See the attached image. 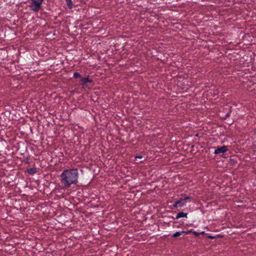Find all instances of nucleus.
Wrapping results in <instances>:
<instances>
[{
	"label": "nucleus",
	"mask_w": 256,
	"mask_h": 256,
	"mask_svg": "<svg viewBox=\"0 0 256 256\" xmlns=\"http://www.w3.org/2000/svg\"><path fill=\"white\" fill-rule=\"evenodd\" d=\"M79 173L77 168L64 170L60 174V182L64 186L70 188L72 184L78 182Z\"/></svg>",
	"instance_id": "nucleus-1"
},
{
	"label": "nucleus",
	"mask_w": 256,
	"mask_h": 256,
	"mask_svg": "<svg viewBox=\"0 0 256 256\" xmlns=\"http://www.w3.org/2000/svg\"><path fill=\"white\" fill-rule=\"evenodd\" d=\"M44 0H30V9L35 12H37L40 9Z\"/></svg>",
	"instance_id": "nucleus-2"
},
{
	"label": "nucleus",
	"mask_w": 256,
	"mask_h": 256,
	"mask_svg": "<svg viewBox=\"0 0 256 256\" xmlns=\"http://www.w3.org/2000/svg\"><path fill=\"white\" fill-rule=\"evenodd\" d=\"M186 204V202H185L184 199H180L178 201L175 202L173 204V206L174 208H177L178 207H182L184 206Z\"/></svg>",
	"instance_id": "nucleus-3"
},
{
	"label": "nucleus",
	"mask_w": 256,
	"mask_h": 256,
	"mask_svg": "<svg viewBox=\"0 0 256 256\" xmlns=\"http://www.w3.org/2000/svg\"><path fill=\"white\" fill-rule=\"evenodd\" d=\"M228 151L227 146H224L220 148H218L214 150V154H224Z\"/></svg>",
	"instance_id": "nucleus-4"
},
{
	"label": "nucleus",
	"mask_w": 256,
	"mask_h": 256,
	"mask_svg": "<svg viewBox=\"0 0 256 256\" xmlns=\"http://www.w3.org/2000/svg\"><path fill=\"white\" fill-rule=\"evenodd\" d=\"M80 81L82 82V84H85L88 82L91 83L92 82V80L88 78V76L86 78H82L80 79Z\"/></svg>",
	"instance_id": "nucleus-5"
},
{
	"label": "nucleus",
	"mask_w": 256,
	"mask_h": 256,
	"mask_svg": "<svg viewBox=\"0 0 256 256\" xmlns=\"http://www.w3.org/2000/svg\"><path fill=\"white\" fill-rule=\"evenodd\" d=\"M187 213H184L183 212H181L177 214L176 216V219H179L181 218H187Z\"/></svg>",
	"instance_id": "nucleus-6"
},
{
	"label": "nucleus",
	"mask_w": 256,
	"mask_h": 256,
	"mask_svg": "<svg viewBox=\"0 0 256 256\" xmlns=\"http://www.w3.org/2000/svg\"><path fill=\"white\" fill-rule=\"evenodd\" d=\"M189 232H185L184 230L181 231V232H176L172 234V237L176 238V237L180 236L183 233L188 234Z\"/></svg>",
	"instance_id": "nucleus-7"
},
{
	"label": "nucleus",
	"mask_w": 256,
	"mask_h": 256,
	"mask_svg": "<svg viewBox=\"0 0 256 256\" xmlns=\"http://www.w3.org/2000/svg\"><path fill=\"white\" fill-rule=\"evenodd\" d=\"M27 171H28V172L30 174H33L36 173V170L34 168H29L28 170Z\"/></svg>",
	"instance_id": "nucleus-8"
},
{
	"label": "nucleus",
	"mask_w": 256,
	"mask_h": 256,
	"mask_svg": "<svg viewBox=\"0 0 256 256\" xmlns=\"http://www.w3.org/2000/svg\"><path fill=\"white\" fill-rule=\"evenodd\" d=\"M66 4L68 6V8H72V0H66Z\"/></svg>",
	"instance_id": "nucleus-9"
},
{
	"label": "nucleus",
	"mask_w": 256,
	"mask_h": 256,
	"mask_svg": "<svg viewBox=\"0 0 256 256\" xmlns=\"http://www.w3.org/2000/svg\"><path fill=\"white\" fill-rule=\"evenodd\" d=\"M80 74L78 72H74V78H80Z\"/></svg>",
	"instance_id": "nucleus-10"
},
{
	"label": "nucleus",
	"mask_w": 256,
	"mask_h": 256,
	"mask_svg": "<svg viewBox=\"0 0 256 256\" xmlns=\"http://www.w3.org/2000/svg\"><path fill=\"white\" fill-rule=\"evenodd\" d=\"M190 196H186V197L184 198V200L185 202L186 203V201L188 200H190Z\"/></svg>",
	"instance_id": "nucleus-11"
},
{
	"label": "nucleus",
	"mask_w": 256,
	"mask_h": 256,
	"mask_svg": "<svg viewBox=\"0 0 256 256\" xmlns=\"http://www.w3.org/2000/svg\"><path fill=\"white\" fill-rule=\"evenodd\" d=\"M142 158V156H136L135 157V159L136 160L137 159V158H140H140Z\"/></svg>",
	"instance_id": "nucleus-12"
},
{
	"label": "nucleus",
	"mask_w": 256,
	"mask_h": 256,
	"mask_svg": "<svg viewBox=\"0 0 256 256\" xmlns=\"http://www.w3.org/2000/svg\"><path fill=\"white\" fill-rule=\"evenodd\" d=\"M230 113L228 112L226 114V117H228L230 116Z\"/></svg>",
	"instance_id": "nucleus-13"
},
{
	"label": "nucleus",
	"mask_w": 256,
	"mask_h": 256,
	"mask_svg": "<svg viewBox=\"0 0 256 256\" xmlns=\"http://www.w3.org/2000/svg\"><path fill=\"white\" fill-rule=\"evenodd\" d=\"M208 238L212 239V238H214V237L213 236H209Z\"/></svg>",
	"instance_id": "nucleus-14"
}]
</instances>
